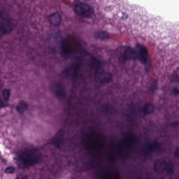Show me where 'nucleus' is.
<instances>
[{"instance_id": "e433bc0d", "label": "nucleus", "mask_w": 179, "mask_h": 179, "mask_svg": "<svg viewBox=\"0 0 179 179\" xmlns=\"http://www.w3.org/2000/svg\"><path fill=\"white\" fill-rule=\"evenodd\" d=\"M1 89H2V84H1V82L0 80V90H1Z\"/></svg>"}, {"instance_id": "c9c22d12", "label": "nucleus", "mask_w": 179, "mask_h": 179, "mask_svg": "<svg viewBox=\"0 0 179 179\" xmlns=\"http://www.w3.org/2000/svg\"><path fill=\"white\" fill-rule=\"evenodd\" d=\"M110 162H111V164H114V159H111Z\"/></svg>"}, {"instance_id": "b1692460", "label": "nucleus", "mask_w": 179, "mask_h": 179, "mask_svg": "<svg viewBox=\"0 0 179 179\" xmlns=\"http://www.w3.org/2000/svg\"><path fill=\"white\" fill-rule=\"evenodd\" d=\"M168 127H171V128H178L179 127V121H174L173 122H170Z\"/></svg>"}, {"instance_id": "f3484780", "label": "nucleus", "mask_w": 179, "mask_h": 179, "mask_svg": "<svg viewBox=\"0 0 179 179\" xmlns=\"http://www.w3.org/2000/svg\"><path fill=\"white\" fill-rule=\"evenodd\" d=\"M107 75V78H103V79H99L100 83L101 85H104L105 83H110L113 80V76L112 73H106Z\"/></svg>"}, {"instance_id": "cd10ccee", "label": "nucleus", "mask_w": 179, "mask_h": 179, "mask_svg": "<svg viewBox=\"0 0 179 179\" xmlns=\"http://www.w3.org/2000/svg\"><path fill=\"white\" fill-rule=\"evenodd\" d=\"M6 104L4 101L2 100L1 97L0 96V108H3L5 107Z\"/></svg>"}, {"instance_id": "393cba45", "label": "nucleus", "mask_w": 179, "mask_h": 179, "mask_svg": "<svg viewBox=\"0 0 179 179\" xmlns=\"http://www.w3.org/2000/svg\"><path fill=\"white\" fill-rule=\"evenodd\" d=\"M15 170V167H7L5 169V173H14Z\"/></svg>"}, {"instance_id": "f704fd0d", "label": "nucleus", "mask_w": 179, "mask_h": 179, "mask_svg": "<svg viewBox=\"0 0 179 179\" xmlns=\"http://www.w3.org/2000/svg\"><path fill=\"white\" fill-rule=\"evenodd\" d=\"M15 179H26L25 177H17Z\"/></svg>"}, {"instance_id": "473e14b6", "label": "nucleus", "mask_w": 179, "mask_h": 179, "mask_svg": "<svg viewBox=\"0 0 179 179\" xmlns=\"http://www.w3.org/2000/svg\"><path fill=\"white\" fill-rule=\"evenodd\" d=\"M71 101H72V100H69V101L67 102V103L69 104V106H72Z\"/></svg>"}, {"instance_id": "a18cd8bd", "label": "nucleus", "mask_w": 179, "mask_h": 179, "mask_svg": "<svg viewBox=\"0 0 179 179\" xmlns=\"http://www.w3.org/2000/svg\"><path fill=\"white\" fill-rule=\"evenodd\" d=\"M41 178H43V176H41Z\"/></svg>"}, {"instance_id": "a19ab883", "label": "nucleus", "mask_w": 179, "mask_h": 179, "mask_svg": "<svg viewBox=\"0 0 179 179\" xmlns=\"http://www.w3.org/2000/svg\"><path fill=\"white\" fill-rule=\"evenodd\" d=\"M101 73H106L105 71H102Z\"/></svg>"}, {"instance_id": "09e8293b", "label": "nucleus", "mask_w": 179, "mask_h": 179, "mask_svg": "<svg viewBox=\"0 0 179 179\" xmlns=\"http://www.w3.org/2000/svg\"><path fill=\"white\" fill-rule=\"evenodd\" d=\"M46 179H48V178H46Z\"/></svg>"}, {"instance_id": "2eb2a0df", "label": "nucleus", "mask_w": 179, "mask_h": 179, "mask_svg": "<svg viewBox=\"0 0 179 179\" xmlns=\"http://www.w3.org/2000/svg\"><path fill=\"white\" fill-rule=\"evenodd\" d=\"M94 38H101V40H106V38H109V34L107 31H99V32H95Z\"/></svg>"}, {"instance_id": "4468645a", "label": "nucleus", "mask_w": 179, "mask_h": 179, "mask_svg": "<svg viewBox=\"0 0 179 179\" xmlns=\"http://www.w3.org/2000/svg\"><path fill=\"white\" fill-rule=\"evenodd\" d=\"M155 107L152 103H146L145 104H144L142 108V111L143 114L147 115L148 114H153V113L155 112Z\"/></svg>"}, {"instance_id": "bb28decb", "label": "nucleus", "mask_w": 179, "mask_h": 179, "mask_svg": "<svg viewBox=\"0 0 179 179\" xmlns=\"http://www.w3.org/2000/svg\"><path fill=\"white\" fill-rule=\"evenodd\" d=\"M114 173L115 174V179H121V174L119 173L118 170H115Z\"/></svg>"}, {"instance_id": "423d86ee", "label": "nucleus", "mask_w": 179, "mask_h": 179, "mask_svg": "<svg viewBox=\"0 0 179 179\" xmlns=\"http://www.w3.org/2000/svg\"><path fill=\"white\" fill-rule=\"evenodd\" d=\"M153 152H162L160 143L157 141H153L150 145H148L143 155L145 157H152Z\"/></svg>"}, {"instance_id": "6ab92c4d", "label": "nucleus", "mask_w": 179, "mask_h": 179, "mask_svg": "<svg viewBox=\"0 0 179 179\" xmlns=\"http://www.w3.org/2000/svg\"><path fill=\"white\" fill-rule=\"evenodd\" d=\"M71 76L72 78H74V79H78L79 78L77 62H76V64H74V66H73V75H71Z\"/></svg>"}, {"instance_id": "0eeeda50", "label": "nucleus", "mask_w": 179, "mask_h": 179, "mask_svg": "<svg viewBox=\"0 0 179 179\" xmlns=\"http://www.w3.org/2000/svg\"><path fill=\"white\" fill-rule=\"evenodd\" d=\"M64 134L63 131H59L54 138L49 141V143L54 145L57 149H61L62 146L65 144L64 141Z\"/></svg>"}, {"instance_id": "39448f33", "label": "nucleus", "mask_w": 179, "mask_h": 179, "mask_svg": "<svg viewBox=\"0 0 179 179\" xmlns=\"http://www.w3.org/2000/svg\"><path fill=\"white\" fill-rule=\"evenodd\" d=\"M159 164L161 166L164 164L165 170H166L167 174L169 176H172L173 174H174L175 170H174V166H173L172 162H169L167 163V162H166V160H157V162H155L154 164V170L156 173H157L159 171V169L157 167V164Z\"/></svg>"}, {"instance_id": "412c9836", "label": "nucleus", "mask_w": 179, "mask_h": 179, "mask_svg": "<svg viewBox=\"0 0 179 179\" xmlns=\"http://www.w3.org/2000/svg\"><path fill=\"white\" fill-rule=\"evenodd\" d=\"M103 110L108 113H113L114 108L110 104H106V106L103 107Z\"/></svg>"}, {"instance_id": "6e6552de", "label": "nucleus", "mask_w": 179, "mask_h": 179, "mask_svg": "<svg viewBox=\"0 0 179 179\" xmlns=\"http://www.w3.org/2000/svg\"><path fill=\"white\" fill-rule=\"evenodd\" d=\"M73 54V51L69 41H68L66 38H63V39H62V55L69 57L72 56Z\"/></svg>"}, {"instance_id": "aec40b11", "label": "nucleus", "mask_w": 179, "mask_h": 179, "mask_svg": "<svg viewBox=\"0 0 179 179\" xmlns=\"http://www.w3.org/2000/svg\"><path fill=\"white\" fill-rule=\"evenodd\" d=\"M157 85H158L157 80H153V82H152L151 87L150 88V90H151L152 93L156 90H157V89H159Z\"/></svg>"}, {"instance_id": "ddd939ff", "label": "nucleus", "mask_w": 179, "mask_h": 179, "mask_svg": "<svg viewBox=\"0 0 179 179\" xmlns=\"http://www.w3.org/2000/svg\"><path fill=\"white\" fill-rule=\"evenodd\" d=\"M92 66L94 68L96 75H99L100 73V69H102V62L100 59H98L95 57H92L91 58Z\"/></svg>"}, {"instance_id": "79ce46f5", "label": "nucleus", "mask_w": 179, "mask_h": 179, "mask_svg": "<svg viewBox=\"0 0 179 179\" xmlns=\"http://www.w3.org/2000/svg\"><path fill=\"white\" fill-rule=\"evenodd\" d=\"M131 105L134 106V107H135V104H134V103H132Z\"/></svg>"}, {"instance_id": "2f4dec72", "label": "nucleus", "mask_w": 179, "mask_h": 179, "mask_svg": "<svg viewBox=\"0 0 179 179\" xmlns=\"http://www.w3.org/2000/svg\"><path fill=\"white\" fill-rule=\"evenodd\" d=\"M89 166L93 167L94 166V160H91L90 163H87Z\"/></svg>"}, {"instance_id": "7c9ffc66", "label": "nucleus", "mask_w": 179, "mask_h": 179, "mask_svg": "<svg viewBox=\"0 0 179 179\" xmlns=\"http://www.w3.org/2000/svg\"><path fill=\"white\" fill-rule=\"evenodd\" d=\"M92 137H93V134L90 135L88 133L85 134V138H86L87 139H91V138Z\"/></svg>"}, {"instance_id": "49530a36", "label": "nucleus", "mask_w": 179, "mask_h": 179, "mask_svg": "<svg viewBox=\"0 0 179 179\" xmlns=\"http://www.w3.org/2000/svg\"><path fill=\"white\" fill-rule=\"evenodd\" d=\"M129 118L130 119V118H131V117H129Z\"/></svg>"}, {"instance_id": "c756f323", "label": "nucleus", "mask_w": 179, "mask_h": 179, "mask_svg": "<svg viewBox=\"0 0 179 179\" xmlns=\"http://www.w3.org/2000/svg\"><path fill=\"white\" fill-rule=\"evenodd\" d=\"M174 155L176 157H179V147L177 148L176 149V150L174 151Z\"/></svg>"}, {"instance_id": "ea45409f", "label": "nucleus", "mask_w": 179, "mask_h": 179, "mask_svg": "<svg viewBox=\"0 0 179 179\" xmlns=\"http://www.w3.org/2000/svg\"><path fill=\"white\" fill-rule=\"evenodd\" d=\"M113 146H117L116 143H113V142H112Z\"/></svg>"}, {"instance_id": "72a5a7b5", "label": "nucleus", "mask_w": 179, "mask_h": 179, "mask_svg": "<svg viewBox=\"0 0 179 179\" xmlns=\"http://www.w3.org/2000/svg\"><path fill=\"white\" fill-rule=\"evenodd\" d=\"M50 51H52V52H55V48H50Z\"/></svg>"}, {"instance_id": "a878e982", "label": "nucleus", "mask_w": 179, "mask_h": 179, "mask_svg": "<svg viewBox=\"0 0 179 179\" xmlns=\"http://www.w3.org/2000/svg\"><path fill=\"white\" fill-rule=\"evenodd\" d=\"M171 92L175 96L179 95V89H178V87H174L173 89H172Z\"/></svg>"}, {"instance_id": "58836bf2", "label": "nucleus", "mask_w": 179, "mask_h": 179, "mask_svg": "<svg viewBox=\"0 0 179 179\" xmlns=\"http://www.w3.org/2000/svg\"><path fill=\"white\" fill-rule=\"evenodd\" d=\"M69 69H66V73H69Z\"/></svg>"}, {"instance_id": "de8ad7c7", "label": "nucleus", "mask_w": 179, "mask_h": 179, "mask_svg": "<svg viewBox=\"0 0 179 179\" xmlns=\"http://www.w3.org/2000/svg\"><path fill=\"white\" fill-rule=\"evenodd\" d=\"M140 179H142V177H141V178Z\"/></svg>"}, {"instance_id": "f8f14e48", "label": "nucleus", "mask_w": 179, "mask_h": 179, "mask_svg": "<svg viewBox=\"0 0 179 179\" xmlns=\"http://www.w3.org/2000/svg\"><path fill=\"white\" fill-rule=\"evenodd\" d=\"M135 54V49H133V48H131V46H127V48L124 49V53L121 55V57L124 61H129V59H132L131 55H134Z\"/></svg>"}, {"instance_id": "c03bdc74", "label": "nucleus", "mask_w": 179, "mask_h": 179, "mask_svg": "<svg viewBox=\"0 0 179 179\" xmlns=\"http://www.w3.org/2000/svg\"><path fill=\"white\" fill-rule=\"evenodd\" d=\"M55 173H57V171H55V172L54 173V174H55Z\"/></svg>"}, {"instance_id": "dca6fc26", "label": "nucleus", "mask_w": 179, "mask_h": 179, "mask_svg": "<svg viewBox=\"0 0 179 179\" xmlns=\"http://www.w3.org/2000/svg\"><path fill=\"white\" fill-rule=\"evenodd\" d=\"M27 108H28V104L27 103H25V101H20L19 106H17L16 107V110L17 113H20V114H23V113L26 111Z\"/></svg>"}, {"instance_id": "c85d7f7f", "label": "nucleus", "mask_w": 179, "mask_h": 179, "mask_svg": "<svg viewBox=\"0 0 179 179\" xmlns=\"http://www.w3.org/2000/svg\"><path fill=\"white\" fill-rule=\"evenodd\" d=\"M97 136H98L99 141H101L102 139H103L105 138L104 135L101 133L97 134Z\"/></svg>"}, {"instance_id": "f03ea898", "label": "nucleus", "mask_w": 179, "mask_h": 179, "mask_svg": "<svg viewBox=\"0 0 179 179\" xmlns=\"http://www.w3.org/2000/svg\"><path fill=\"white\" fill-rule=\"evenodd\" d=\"M137 50V59L144 65V71L146 73L150 72L152 69V61L149 59V52L146 46H143L141 43H137L136 45Z\"/></svg>"}, {"instance_id": "20e7f679", "label": "nucleus", "mask_w": 179, "mask_h": 179, "mask_svg": "<svg viewBox=\"0 0 179 179\" xmlns=\"http://www.w3.org/2000/svg\"><path fill=\"white\" fill-rule=\"evenodd\" d=\"M0 19H3L6 22H0V32L2 34H10L12 31H13L14 29H15L16 25L13 24L12 18H6L3 17V14L2 13V10H0Z\"/></svg>"}, {"instance_id": "7ed1b4c3", "label": "nucleus", "mask_w": 179, "mask_h": 179, "mask_svg": "<svg viewBox=\"0 0 179 179\" xmlns=\"http://www.w3.org/2000/svg\"><path fill=\"white\" fill-rule=\"evenodd\" d=\"M74 13L82 17H87L92 19L95 15V10L93 6L86 3L85 1H78L73 7Z\"/></svg>"}, {"instance_id": "9b49d317", "label": "nucleus", "mask_w": 179, "mask_h": 179, "mask_svg": "<svg viewBox=\"0 0 179 179\" xmlns=\"http://www.w3.org/2000/svg\"><path fill=\"white\" fill-rule=\"evenodd\" d=\"M55 93L57 97H62V99H66V93L65 90L62 89V85L61 83H53L52 85V89H55Z\"/></svg>"}, {"instance_id": "4be33fe9", "label": "nucleus", "mask_w": 179, "mask_h": 179, "mask_svg": "<svg viewBox=\"0 0 179 179\" xmlns=\"http://www.w3.org/2000/svg\"><path fill=\"white\" fill-rule=\"evenodd\" d=\"M76 66L78 67V71H79L80 68L83 65V61L82 58H80V57H77L76 58Z\"/></svg>"}, {"instance_id": "1a4fd4ad", "label": "nucleus", "mask_w": 179, "mask_h": 179, "mask_svg": "<svg viewBox=\"0 0 179 179\" xmlns=\"http://www.w3.org/2000/svg\"><path fill=\"white\" fill-rule=\"evenodd\" d=\"M49 23L55 27H59L61 26V22L62 20V17L59 13H52L49 15Z\"/></svg>"}, {"instance_id": "a211bd4d", "label": "nucleus", "mask_w": 179, "mask_h": 179, "mask_svg": "<svg viewBox=\"0 0 179 179\" xmlns=\"http://www.w3.org/2000/svg\"><path fill=\"white\" fill-rule=\"evenodd\" d=\"M2 96L5 101H8L10 97V90H9L8 89H3L2 92Z\"/></svg>"}, {"instance_id": "4c0bfd02", "label": "nucleus", "mask_w": 179, "mask_h": 179, "mask_svg": "<svg viewBox=\"0 0 179 179\" xmlns=\"http://www.w3.org/2000/svg\"><path fill=\"white\" fill-rule=\"evenodd\" d=\"M131 110V113L134 114V111L135 110V108H132Z\"/></svg>"}, {"instance_id": "37998d69", "label": "nucleus", "mask_w": 179, "mask_h": 179, "mask_svg": "<svg viewBox=\"0 0 179 179\" xmlns=\"http://www.w3.org/2000/svg\"><path fill=\"white\" fill-rule=\"evenodd\" d=\"M86 167H87V169H89V166H86Z\"/></svg>"}, {"instance_id": "9d476101", "label": "nucleus", "mask_w": 179, "mask_h": 179, "mask_svg": "<svg viewBox=\"0 0 179 179\" xmlns=\"http://www.w3.org/2000/svg\"><path fill=\"white\" fill-rule=\"evenodd\" d=\"M124 136L127 141L131 142V143L127 146V149L131 150L133 149L132 145H135L137 142V136L134 132H127Z\"/></svg>"}, {"instance_id": "5701e85b", "label": "nucleus", "mask_w": 179, "mask_h": 179, "mask_svg": "<svg viewBox=\"0 0 179 179\" xmlns=\"http://www.w3.org/2000/svg\"><path fill=\"white\" fill-rule=\"evenodd\" d=\"M170 82H179V67L177 68L176 73L175 75V78H171Z\"/></svg>"}, {"instance_id": "f257e3e1", "label": "nucleus", "mask_w": 179, "mask_h": 179, "mask_svg": "<svg viewBox=\"0 0 179 179\" xmlns=\"http://www.w3.org/2000/svg\"><path fill=\"white\" fill-rule=\"evenodd\" d=\"M19 169H29L36 164H39L43 160L41 155L35 152H27L18 155Z\"/></svg>"}]
</instances>
